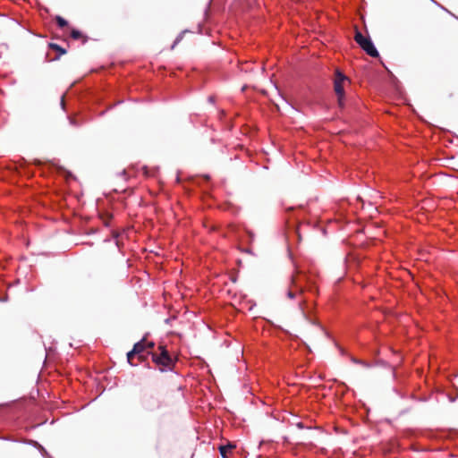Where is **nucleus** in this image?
Masks as SVG:
<instances>
[{"label":"nucleus","mask_w":458,"mask_h":458,"mask_svg":"<svg viewBox=\"0 0 458 458\" xmlns=\"http://www.w3.org/2000/svg\"><path fill=\"white\" fill-rule=\"evenodd\" d=\"M354 39L357 44L370 56L377 57L379 55L378 51L374 46L369 37H365L362 33L356 30Z\"/></svg>","instance_id":"1"},{"label":"nucleus","mask_w":458,"mask_h":458,"mask_svg":"<svg viewBox=\"0 0 458 458\" xmlns=\"http://www.w3.org/2000/svg\"><path fill=\"white\" fill-rule=\"evenodd\" d=\"M159 350L160 353L153 354L152 360L157 365L164 367L160 369V370L163 372L171 369V366L173 364V359L165 346L160 345Z\"/></svg>","instance_id":"2"},{"label":"nucleus","mask_w":458,"mask_h":458,"mask_svg":"<svg viewBox=\"0 0 458 458\" xmlns=\"http://www.w3.org/2000/svg\"><path fill=\"white\" fill-rule=\"evenodd\" d=\"M347 80V77L343 74L341 72L337 71L335 73V79L334 82V89L338 98V103L340 106L344 105V89L343 83Z\"/></svg>","instance_id":"3"},{"label":"nucleus","mask_w":458,"mask_h":458,"mask_svg":"<svg viewBox=\"0 0 458 458\" xmlns=\"http://www.w3.org/2000/svg\"><path fill=\"white\" fill-rule=\"evenodd\" d=\"M292 285L296 287V291H293V290H288L287 291V297L289 299H293L297 296V294H301L302 293V289L301 287H300L296 282V278L295 277H292Z\"/></svg>","instance_id":"4"},{"label":"nucleus","mask_w":458,"mask_h":458,"mask_svg":"<svg viewBox=\"0 0 458 458\" xmlns=\"http://www.w3.org/2000/svg\"><path fill=\"white\" fill-rule=\"evenodd\" d=\"M235 445L233 444H228L226 445H221L219 446V452L223 458H227L226 454L229 450L234 448Z\"/></svg>","instance_id":"5"},{"label":"nucleus","mask_w":458,"mask_h":458,"mask_svg":"<svg viewBox=\"0 0 458 458\" xmlns=\"http://www.w3.org/2000/svg\"><path fill=\"white\" fill-rule=\"evenodd\" d=\"M133 346H138L137 352L139 353L138 355H140L146 349L145 338L136 343Z\"/></svg>","instance_id":"6"},{"label":"nucleus","mask_w":458,"mask_h":458,"mask_svg":"<svg viewBox=\"0 0 458 458\" xmlns=\"http://www.w3.org/2000/svg\"><path fill=\"white\" fill-rule=\"evenodd\" d=\"M137 348L138 346H133L132 350H131L128 353H127V360L128 362L131 365V366H134V364L131 362V359L134 355H138L139 353L137 352Z\"/></svg>","instance_id":"7"},{"label":"nucleus","mask_w":458,"mask_h":458,"mask_svg":"<svg viewBox=\"0 0 458 458\" xmlns=\"http://www.w3.org/2000/svg\"><path fill=\"white\" fill-rule=\"evenodd\" d=\"M49 47H50L51 48H53V49H55V50L58 51V52H59V56H60L61 55H64V54H65V53H66V50H65L64 48H63L62 47H60L59 45H57V44L51 43V44H49Z\"/></svg>","instance_id":"8"},{"label":"nucleus","mask_w":458,"mask_h":458,"mask_svg":"<svg viewBox=\"0 0 458 458\" xmlns=\"http://www.w3.org/2000/svg\"><path fill=\"white\" fill-rule=\"evenodd\" d=\"M55 20H56L57 25L60 28H64V27L67 26V24H68L67 21L61 16H56Z\"/></svg>","instance_id":"9"},{"label":"nucleus","mask_w":458,"mask_h":458,"mask_svg":"<svg viewBox=\"0 0 458 458\" xmlns=\"http://www.w3.org/2000/svg\"><path fill=\"white\" fill-rule=\"evenodd\" d=\"M351 360L355 363V364H359V365H361L365 368H369V364L364 360H359V359H356V358H352Z\"/></svg>","instance_id":"10"},{"label":"nucleus","mask_w":458,"mask_h":458,"mask_svg":"<svg viewBox=\"0 0 458 458\" xmlns=\"http://www.w3.org/2000/svg\"><path fill=\"white\" fill-rule=\"evenodd\" d=\"M71 37L73 38V39H79L82 37V34L80 30H72V32H71Z\"/></svg>","instance_id":"11"},{"label":"nucleus","mask_w":458,"mask_h":458,"mask_svg":"<svg viewBox=\"0 0 458 458\" xmlns=\"http://www.w3.org/2000/svg\"><path fill=\"white\" fill-rule=\"evenodd\" d=\"M185 31H182L181 32L177 37L176 38L174 39V44L172 46V48H174L175 47V45H177L182 39V37H183V34H184Z\"/></svg>","instance_id":"12"},{"label":"nucleus","mask_w":458,"mask_h":458,"mask_svg":"<svg viewBox=\"0 0 458 458\" xmlns=\"http://www.w3.org/2000/svg\"><path fill=\"white\" fill-rule=\"evenodd\" d=\"M39 449V451L41 452V454L44 455V456H48V454L47 452L46 451V449L40 445V446L38 447Z\"/></svg>","instance_id":"13"},{"label":"nucleus","mask_w":458,"mask_h":458,"mask_svg":"<svg viewBox=\"0 0 458 458\" xmlns=\"http://www.w3.org/2000/svg\"><path fill=\"white\" fill-rule=\"evenodd\" d=\"M39 449V451L41 452V454L44 455V456H48V454L47 452L46 451V449L40 445V446L38 447Z\"/></svg>","instance_id":"14"},{"label":"nucleus","mask_w":458,"mask_h":458,"mask_svg":"<svg viewBox=\"0 0 458 458\" xmlns=\"http://www.w3.org/2000/svg\"><path fill=\"white\" fill-rule=\"evenodd\" d=\"M39 449V451L41 452V454L44 455V456H48V454L47 452L46 451V449L40 445V446L38 447Z\"/></svg>","instance_id":"15"},{"label":"nucleus","mask_w":458,"mask_h":458,"mask_svg":"<svg viewBox=\"0 0 458 458\" xmlns=\"http://www.w3.org/2000/svg\"><path fill=\"white\" fill-rule=\"evenodd\" d=\"M29 444H30V445H33V446H35V447H38V446H40V444H39V443H38V442H37V441H35V440H30V441H29Z\"/></svg>","instance_id":"16"},{"label":"nucleus","mask_w":458,"mask_h":458,"mask_svg":"<svg viewBox=\"0 0 458 458\" xmlns=\"http://www.w3.org/2000/svg\"><path fill=\"white\" fill-rule=\"evenodd\" d=\"M69 122H70L71 125H73V126H78L79 125L77 123V122L73 118L69 117Z\"/></svg>","instance_id":"17"},{"label":"nucleus","mask_w":458,"mask_h":458,"mask_svg":"<svg viewBox=\"0 0 458 458\" xmlns=\"http://www.w3.org/2000/svg\"><path fill=\"white\" fill-rule=\"evenodd\" d=\"M154 343L153 342H148L146 343V348H153Z\"/></svg>","instance_id":"18"},{"label":"nucleus","mask_w":458,"mask_h":458,"mask_svg":"<svg viewBox=\"0 0 458 458\" xmlns=\"http://www.w3.org/2000/svg\"><path fill=\"white\" fill-rule=\"evenodd\" d=\"M296 426H297L299 428H301V429L304 428V425H303V423H302V422H298V423L296 424Z\"/></svg>","instance_id":"19"},{"label":"nucleus","mask_w":458,"mask_h":458,"mask_svg":"<svg viewBox=\"0 0 458 458\" xmlns=\"http://www.w3.org/2000/svg\"><path fill=\"white\" fill-rule=\"evenodd\" d=\"M61 106L63 109H64V97L61 98Z\"/></svg>","instance_id":"20"},{"label":"nucleus","mask_w":458,"mask_h":458,"mask_svg":"<svg viewBox=\"0 0 458 458\" xmlns=\"http://www.w3.org/2000/svg\"><path fill=\"white\" fill-rule=\"evenodd\" d=\"M214 101H215V98H214L213 96H210V97L208 98V102H210V103H214Z\"/></svg>","instance_id":"21"},{"label":"nucleus","mask_w":458,"mask_h":458,"mask_svg":"<svg viewBox=\"0 0 458 458\" xmlns=\"http://www.w3.org/2000/svg\"><path fill=\"white\" fill-rule=\"evenodd\" d=\"M143 170H144V174H145L147 176H148V175H149V174H148V172L147 167H145V166H144V167H143Z\"/></svg>","instance_id":"22"},{"label":"nucleus","mask_w":458,"mask_h":458,"mask_svg":"<svg viewBox=\"0 0 458 458\" xmlns=\"http://www.w3.org/2000/svg\"><path fill=\"white\" fill-rule=\"evenodd\" d=\"M125 174H126V171H125V170H123V171L121 173V175L125 176Z\"/></svg>","instance_id":"23"},{"label":"nucleus","mask_w":458,"mask_h":458,"mask_svg":"<svg viewBox=\"0 0 458 458\" xmlns=\"http://www.w3.org/2000/svg\"><path fill=\"white\" fill-rule=\"evenodd\" d=\"M299 307H300V309H301V310H302V304H301V301H300V302H299Z\"/></svg>","instance_id":"24"}]
</instances>
